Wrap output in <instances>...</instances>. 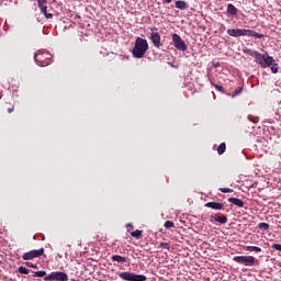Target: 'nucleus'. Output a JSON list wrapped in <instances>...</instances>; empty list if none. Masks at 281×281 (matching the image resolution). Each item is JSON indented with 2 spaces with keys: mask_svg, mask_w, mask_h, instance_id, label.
<instances>
[{
  "mask_svg": "<svg viewBox=\"0 0 281 281\" xmlns=\"http://www.w3.org/2000/svg\"><path fill=\"white\" fill-rule=\"evenodd\" d=\"M246 53L248 54V56L255 58V63H257V65H260L262 69H267V67H271L272 63H276V59L269 56L268 53L262 55L258 50L251 49H247Z\"/></svg>",
  "mask_w": 281,
  "mask_h": 281,
  "instance_id": "nucleus-1",
  "label": "nucleus"
},
{
  "mask_svg": "<svg viewBox=\"0 0 281 281\" xmlns=\"http://www.w3.org/2000/svg\"><path fill=\"white\" fill-rule=\"evenodd\" d=\"M147 52H148V41L142 37H137L135 41L134 48L132 49V54L134 58H144Z\"/></svg>",
  "mask_w": 281,
  "mask_h": 281,
  "instance_id": "nucleus-2",
  "label": "nucleus"
},
{
  "mask_svg": "<svg viewBox=\"0 0 281 281\" xmlns=\"http://www.w3.org/2000/svg\"><path fill=\"white\" fill-rule=\"evenodd\" d=\"M228 36L238 37V36H254V38H265V34H260L254 30L247 29H228L226 31Z\"/></svg>",
  "mask_w": 281,
  "mask_h": 281,
  "instance_id": "nucleus-3",
  "label": "nucleus"
},
{
  "mask_svg": "<svg viewBox=\"0 0 281 281\" xmlns=\"http://www.w3.org/2000/svg\"><path fill=\"white\" fill-rule=\"evenodd\" d=\"M34 60L38 67H47V65H52V55L49 52L38 50L34 55Z\"/></svg>",
  "mask_w": 281,
  "mask_h": 281,
  "instance_id": "nucleus-4",
  "label": "nucleus"
},
{
  "mask_svg": "<svg viewBox=\"0 0 281 281\" xmlns=\"http://www.w3.org/2000/svg\"><path fill=\"white\" fill-rule=\"evenodd\" d=\"M233 261L237 265H243L244 267H254V265H258V259L254 256H235Z\"/></svg>",
  "mask_w": 281,
  "mask_h": 281,
  "instance_id": "nucleus-5",
  "label": "nucleus"
},
{
  "mask_svg": "<svg viewBox=\"0 0 281 281\" xmlns=\"http://www.w3.org/2000/svg\"><path fill=\"white\" fill-rule=\"evenodd\" d=\"M119 278H121V280H125V281H146L148 280V278L144 274H137V273H133V272H121L119 273Z\"/></svg>",
  "mask_w": 281,
  "mask_h": 281,
  "instance_id": "nucleus-6",
  "label": "nucleus"
},
{
  "mask_svg": "<svg viewBox=\"0 0 281 281\" xmlns=\"http://www.w3.org/2000/svg\"><path fill=\"white\" fill-rule=\"evenodd\" d=\"M172 41H173V46L179 52H186L188 49V45L186 44V42L181 38V36L179 34L173 33Z\"/></svg>",
  "mask_w": 281,
  "mask_h": 281,
  "instance_id": "nucleus-7",
  "label": "nucleus"
},
{
  "mask_svg": "<svg viewBox=\"0 0 281 281\" xmlns=\"http://www.w3.org/2000/svg\"><path fill=\"white\" fill-rule=\"evenodd\" d=\"M45 254V248L33 249L31 251L24 252L22 258L23 260H34V258H41Z\"/></svg>",
  "mask_w": 281,
  "mask_h": 281,
  "instance_id": "nucleus-8",
  "label": "nucleus"
},
{
  "mask_svg": "<svg viewBox=\"0 0 281 281\" xmlns=\"http://www.w3.org/2000/svg\"><path fill=\"white\" fill-rule=\"evenodd\" d=\"M45 281H68L69 276L65 272H52L44 278Z\"/></svg>",
  "mask_w": 281,
  "mask_h": 281,
  "instance_id": "nucleus-9",
  "label": "nucleus"
},
{
  "mask_svg": "<svg viewBox=\"0 0 281 281\" xmlns=\"http://www.w3.org/2000/svg\"><path fill=\"white\" fill-rule=\"evenodd\" d=\"M37 5L46 19H54V14L47 13V0H37Z\"/></svg>",
  "mask_w": 281,
  "mask_h": 281,
  "instance_id": "nucleus-10",
  "label": "nucleus"
},
{
  "mask_svg": "<svg viewBox=\"0 0 281 281\" xmlns=\"http://www.w3.org/2000/svg\"><path fill=\"white\" fill-rule=\"evenodd\" d=\"M150 41H151L154 47H157V48L161 47V35H159V33L151 32Z\"/></svg>",
  "mask_w": 281,
  "mask_h": 281,
  "instance_id": "nucleus-11",
  "label": "nucleus"
},
{
  "mask_svg": "<svg viewBox=\"0 0 281 281\" xmlns=\"http://www.w3.org/2000/svg\"><path fill=\"white\" fill-rule=\"evenodd\" d=\"M204 207H210L211 210H225V205L221 202H207Z\"/></svg>",
  "mask_w": 281,
  "mask_h": 281,
  "instance_id": "nucleus-12",
  "label": "nucleus"
},
{
  "mask_svg": "<svg viewBox=\"0 0 281 281\" xmlns=\"http://www.w3.org/2000/svg\"><path fill=\"white\" fill-rule=\"evenodd\" d=\"M211 220L215 221V223H220L221 225H225V223H227V217L225 215H220L218 213L211 215Z\"/></svg>",
  "mask_w": 281,
  "mask_h": 281,
  "instance_id": "nucleus-13",
  "label": "nucleus"
},
{
  "mask_svg": "<svg viewBox=\"0 0 281 281\" xmlns=\"http://www.w3.org/2000/svg\"><path fill=\"white\" fill-rule=\"evenodd\" d=\"M228 203H233L237 207H245V202L238 198H228Z\"/></svg>",
  "mask_w": 281,
  "mask_h": 281,
  "instance_id": "nucleus-14",
  "label": "nucleus"
},
{
  "mask_svg": "<svg viewBox=\"0 0 281 281\" xmlns=\"http://www.w3.org/2000/svg\"><path fill=\"white\" fill-rule=\"evenodd\" d=\"M175 5L177 10H188V8H190V4H188V2L182 0L176 1Z\"/></svg>",
  "mask_w": 281,
  "mask_h": 281,
  "instance_id": "nucleus-15",
  "label": "nucleus"
},
{
  "mask_svg": "<svg viewBox=\"0 0 281 281\" xmlns=\"http://www.w3.org/2000/svg\"><path fill=\"white\" fill-rule=\"evenodd\" d=\"M112 262H120L121 265H124V262L127 261L126 257H122L120 255H114L111 257Z\"/></svg>",
  "mask_w": 281,
  "mask_h": 281,
  "instance_id": "nucleus-16",
  "label": "nucleus"
},
{
  "mask_svg": "<svg viewBox=\"0 0 281 281\" xmlns=\"http://www.w3.org/2000/svg\"><path fill=\"white\" fill-rule=\"evenodd\" d=\"M227 14L236 16V14H238V9H236L234 4L229 3L227 4Z\"/></svg>",
  "mask_w": 281,
  "mask_h": 281,
  "instance_id": "nucleus-17",
  "label": "nucleus"
},
{
  "mask_svg": "<svg viewBox=\"0 0 281 281\" xmlns=\"http://www.w3.org/2000/svg\"><path fill=\"white\" fill-rule=\"evenodd\" d=\"M244 249L246 251H256L257 254H260V251H262V248L258 246H246Z\"/></svg>",
  "mask_w": 281,
  "mask_h": 281,
  "instance_id": "nucleus-18",
  "label": "nucleus"
},
{
  "mask_svg": "<svg viewBox=\"0 0 281 281\" xmlns=\"http://www.w3.org/2000/svg\"><path fill=\"white\" fill-rule=\"evenodd\" d=\"M33 273V278H47V272L45 270L35 271Z\"/></svg>",
  "mask_w": 281,
  "mask_h": 281,
  "instance_id": "nucleus-19",
  "label": "nucleus"
},
{
  "mask_svg": "<svg viewBox=\"0 0 281 281\" xmlns=\"http://www.w3.org/2000/svg\"><path fill=\"white\" fill-rule=\"evenodd\" d=\"M227 150V145L225 143H221L217 147L218 155H223Z\"/></svg>",
  "mask_w": 281,
  "mask_h": 281,
  "instance_id": "nucleus-20",
  "label": "nucleus"
},
{
  "mask_svg": "<svg viewBox=\"0 0 281 281\" xmlns=\"http://www.w3.org/2000/svg\"><path fill=\"white\" fill-rule=\"evenodd\" d=\"M142 234H143V231L137 229V231L132 232L131 236L133 238H137L139 240V238H142Z\"/></svg>",
  "mask_w": 281,
  "mask_h": 281,
  "instance_id": "nucleus-21",
  "label": "nucleus"
},
{
  "mask_svg": "<svg viewBox=\"0 0 281 281\" xmlns=\"http://www.w3.org/2000/svg\"><path fill=\"white\" fill-rule=\"evenodd\" d=\"M164 227L166 229H172V227H175V222L172 221H166L165 224H164Z\"/></svg>",
  "mask_w": 281,
  "mask_h": 281,
  "instance_id": "nucleus-22",
  "label": "nucleus"
},
{
  "mask_svg": "<svg viewBox=\"0 0 281 281\" xmlns=\"http://www.w3.org/2000/svg\"><path fill=\"white\" fill-rule=\"evenodd\" d=\"M18 271H19V273H23L25 276H27V273H30V269H27L23 266L19 267Z\"/></svg>",
  "mask_w": 281,
  "mask_h": 281,
  "instance_id": "nucleus-23",
  "label": "nucleus"
},
{
  "mask_svg": "<svg viewBox=\"0 0 281 281\" xmlns=\"http://www.w3.org/2000/svg\"><path fill=\"white\" fill-rule=\"evenodd\" d=\"M258 227L262 229L263 232H267L269 229V224L268 223H259Z\"/></svg>",
  "mask_w": 281,
  "mask_h": 281,
  "instance_id": "nucleus-24",
  "label": "nucleus"
},
{
  "mask_svg": "<svg viewBox=\"0 0 281 281\" xmlns=\"http://www.w3.org/2000/svg\"><path fill=\"white\" fill-rule=\"evenodd\" d=\"M272 66V67H271ZM271 71H272V74H278V64H276V61H273L272 64H271Z\"/></svg>",
  "mask_w": 281,
  "mask_h": 281,
  "instance_id": "nucleus-25",
  "label": "nucleus"
},
{
  "mask_svg": "<svg viewBox=\"0 0 281 281\" xmlns=\"http://www.w3.org/2000/svg\"><path fill=\"white\" fill-rule=\"evenodd\" d=\"M220 192H223L224 194H227L229 192H234V189H229V188H220Z\"/></svg>",
  "mask_w": 281,
  "mask_h": 281,
  "instance_id": "nucleus-26",
  "label": "nucleus"
},
{
  "mask_svg": "<svg viewBox=\"0 0 281 281\" xmlns=\"http://www.w3.org/2000/svg\"><path fill=\"white\" fill-rule=\"evenodd\" d=\"M159 248L160 249H170V244H168V243H160L159 244Z\"/></svg>",
  "mask_w": 281,
  "mask_h": 281,
  "instance_id": "nucleus-27",
  "label": "nucleus"
},
{
  "mask_svg": "<svg viewBox=\"0 0 281 281\" xmlns=\"http://www.w3.org/2000/svg\"><path fill=\"white\" fill-rule=\"evenodd\" d=\"M213 87H214V89H216V91H220V93H225V90L223 89V86L214 85Z\"/></svg>",
  "mask_w": 281,
  "mask_h": 281,
  "instance_id": "nucleus-28",
  "label": "nucleus"
},
{
  "mask_svg": "<svg viewBox=\"0 0 281 281\" xmlns=\"http://www.w3.org/2000/svg\"><path fill=\"white\" fill-rule=\"evenodd\" d=\"M243 93V88H237L233 94V98H236V95H240Z\"/></svg>",
  "mask_w": 281,
  "mask_h": 281,
  "instance_id": "nucleus-29",
  "label": "nucleus"
},
{
  "mask_svg": "<svg viewBox=\"0 0 281 281\" xmlns=\"http://www.w3.org/2000/svg\"><path fill=\"white\" fill-rule=\"evenodd\" d=\"M272 249H276L277 251H281V244H272Z\"/></svg>",
  "mask_w": 281,
  "mask_h": 281,
  "instance_id": "nucleus-30",
  "label": "nucleus"
},
{
  "mask_svg": "<svg viewBox=\"0 0 281 281\" xmlns=\"http://www.w3.org/2000/svg\"><path fill=\"white\" fill-rule=\"evenodd\" d=\"M26 267H31V269H36V265L32 262H26Z\"/></svg>",
  "mask_w": 281,
  "mask_h": 281,
  "instance_id": "nucleus-31",
  "label": "nucleus"
},
{
  "mask_svg": "<svg viewBox=\"0 0 281 281\" xmlns=\"http://www.w3.org/2000/svg\"><path fill=\"white\" fill-rule=\"evenodd\" d=\"M8 113H14V106L9 108Z\"/></svg>",
  "mask_w": 281,
  "mask_h": 281,
  "instance_id": "nucleus-32",
  "label": "nucleus"
},
{
  "mask_svg": "<svg viewBox=\"0 0 281 281\" xmlns=\"http://www.w3.org/2000/svg\"><path fill=\"white\" fill-rule=\"evenodd\" d=\"M127 227H131V228H133V225L128 224V225H127Z\"/></svg>",
  "mask_w": 281,
  "mask_h": 281,
  "instance_id": "nucleus-33",
  "label": "nucleus"
},
{
  "mask_svg": "<svg viewBox=\"0 0 281 281\" xmlns=\"http://www.w3.org/2000/svg\"><path fill=\"white\" fill-rule=\"evenodd\" d=\"M77 19H80V15H77Z\"/></svg>",
  "mask_w": 281,
  "mask_h": 281,
  "instance_id": "nucleus-34",
  "label": "nucleus"
}]
</instances>
